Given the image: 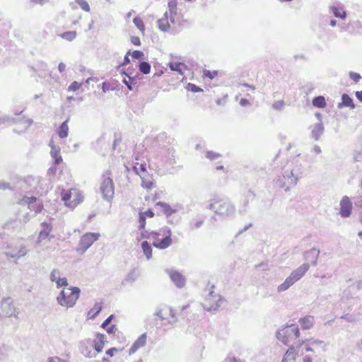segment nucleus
<instances>
[{
	"label": "nucleus",
	"mask_w": 362,
	"mask_h": 362,
	"mask_svg": "<svg viewBox=\"0 0 362 362\" xmlns=\"http://www.w3.org/2000/svg\"><path fill=\"white\" fill-rule=\"evenodd\" d=\"M320 250L316 247L305 251L303 253V259L307 262L303 263L296 269L293 270L291 274L286 279V280L277 287V291L281 293L288 290L296 282L299 281L308 271L310 264L316 266L317 264V259L320 255Z\"/></svg>",
	"instance_id": "obj_1"
},
{
	"label": "nucleus",
	"mask_w": 362,
	"mask_h": 362,
	"mask_svg": "<svg viewBox=\"0 0 362 362\" xmlns=\"http://www.w3.org/2000/svg\"><path fill=\"white\" fill-rule=\"evenodd\" d=\"M276 337L284 344L288 346L294 344L297 349H300L305 343L304 340L299 338L300 329L298 326L295 324H286L283 326L276 332Z\"/></svg>",
	"instance_id": "obj_2"
},
{
	"label": "nucleus",
	"mask_w": 362,
	"mask_h": 362,
	"mask_svg": "<svg viewBox=\"0 0 362 362\" xmlns=\"http://www.w3.org/2000/svg\"><path fill=\"white\" fill-rule=\"evenodd\" d=\"M302 171L300 168L286 170L282 175H278L274 180L276 187L288 191L291 187L297 184L301 177Z\"/></svg>",
	"instance_id": "obj_3"
},
{
	"label": "nucleus",
	"mask_w": 362,
	"mask_h": 362,
	"mask_svg": "<svg viewBox=\"0 0 362 362\" xmlns=\"http://www.w3.org/2000/svg\"><path fill=\"white\" fill-rule=\"evenodd\" d=\"M206 209L213 211L222 218L232 217L235 213V206L228 200H215Z\"/></svg>",
	"instance_id": "obj_4"
},
{
	"label": "nucleus",
	"mask_w": 362,
	"mask_h": 362,
	"mask_svg": "<svg viewBox=\"0 0 362 362\" xmlns=\"http://www.w3.org/2000/svg\"><path fill=\"white\" fill-rule=\"evenodd\" d=\"M69 290L71 291L69 293L64 290H62L57 297V303L66 308H73L76 305L81 293L80 288L76 286H71Z\"/></svg>",
	"instance_id": "obj_5"
},
{
	"label": "nucleus",
	"mask_w": 362,
	"mask_h": 362,
	"mask_svg": "<svg viewBox=\"0 0 362 362\" xmlns=\"http://www.w3.org/2000/svg\"><path fill=\"white\" fill-rule=\"evenodd\" d=\"M100 234L99 233H86L81 238L76 252L83 255L95 242Z\"/></svg>",
	"instance_id": "obj_6"
},
{
	"label": "nucleus",
	"mask_w": 362,
	"mask_h": 362,
	"mask_svg": "<svg viewBox=\"0 0 362 362\" xmlns=\"http://www.w3.org/2000/svg\"><path fill=\"white\" fill-rule=\"evenodd\" d=\"M100 189L103 199L110 202L115 194V186L112 180L110 177L105 178L101 183Z\"/></svg>",
	"instance_id": "obj_7"
},
{
	"label": "nucleus",
	"mask_w": 362,
	"mask_h": 362,
	"mask_svg": "<svg viewBox=\"0 0 362 362\" xmlns=\"http://www.w3.org/2000/svg\"><path fill=\"white\" fill-rule=\"evenodd\" d=\"M21 205H28L30 210L35 211V214L40 213L44 206L42 202L37 201V198L32 197L24 196L20 201Z\"/></svg>",
	"instance_id": "obj_8"
},
{
	"label": "nucleus",
	"mask_w": 362,
	"mask_h": 362,
	"mask_svg": "<svg viewBox=\"0 0 362 362\" xmlns=\"http://www.w3.org/2000/svg\"><path fill=\"white\" fill-rule=\"evenodd\" d=\"M0 315H2L6 317H11L15 315L16 308L13 304V300L10 297L4 298L0 304Z\"/></svg>",
	"instance_id": "obj_9"
},
{
	"label": "nucleus",
	"mask_w": 362,
	"mask_h": 362,
	"mask_svg": "<svg viewBox=\"0 0 362 362\" xmlns=\"http://www.w3.org/2000/svg\"><path fill=\"white\" fill-rule=\"evenodd\" d=\"M339 214L343 218H348L351 216L353 209V204L347 196H344L340 201Z\"/></svg>",
	"instance_id": "obj_10"
},
{
	"label": "nucleus",
	"mask_w": 362,
	"mask_h": 362,
	"mask_svg": "<svg viewBox=\"0 0 362 362\" xmlns=\"http://www.w3.org/2000/svg\"><path fill=\"white\" fill-rule=\"evenodd\" d=\"M166 272L177 288H182L185 286L186 279L180 272L171 269H167Z\"/></svg>",
	"instance_id": "obj_11"
},
{
	"label": "nucleus",
	"mask_w": 362,
	"mask_h": 362,
	"mask_svg": "<svg viewBox=\"0 0 362 362\" xmlns=\"http://www.w3.org/2000/svg\"><path fill=\"white\" fill-rule=\"evenodd\" d=\"M39 182L37 178L34 177L32 175L25 177L22 180L20 181L21 187L26 192H33L35 188V185Z\"/></svg>",
	"instance_id": "obj_12"
},
{
	"label": "nucleus",
	"mask_w": 362,
	"mask_h": 362,
	"mask_svg": "<svg viewBox=\"0 0 362 362\" xmlns=\"http://www.w3.org/2000/svg\"><path fill=\"white\" fill-rule=\"evenodd\" d=\"M160 235L153 237V245L160 250H164L170 247L172 244V239L169 235H165L163 238H159Z\"/></svg>",
	"instance_id": "obj_13"
},
{
	"label": "nucleus",
	"mask_w": 362,
	"mask_h": 362,
	"mask_svg": "<svg viewBox=\"0 0 362 362\" xmlns=\"http://www.w3.org/2000/svg\"><path fill=\"white\" fill-rule=\"evenodd\" d=\"M310 128L311 129V138L313 139L315 141H319L325 131L323 123L317 122L313 125L310 126Z\"/></svg>",
	"instance_id": "obj_14"
},
{
	"label": "nucleus",
	"mask_w": 362,
	"mask_h": 362,
	"mask_svg": "<svg viewBox=\"0 0 362 362\" xmlns=\"http://www.w3.org/2000/svg\"><path fill=\"white\" fill-rule=\"evenodd\" d=\"M146 333L141 334L129 349V355L134 354L138 349L144 346L146 344Z\"/></svg>",
	"instance_id": "obj_15"
},
{
	"label": "nucleus",
	"mask_w": 362,
	"mask_h": 362,
	"mask_svg": "<svg viewBox=\"0 0 362 362\" xmlns=\"http://www.w3.org/2000/svg\"><path fill=\"white\" fill-rule=\"evenodd\" d=\"M170 18L166 11L163 16L157 21L158 28L163 32H168L170 28Z\"/></svg>",
	"instance_id": "obj_16"
},
{
	"label": "nucleus",
	"mask_w": 362,
	"mask_h": 362,
	"mask_svg": "<svg viewBox=\"0 0 362 362\" xmlns=\"http://www.w3.org/2000/svg\"><path fill=\"white\" fill-rule=\"evenodd\" d=\"M299 349H297L294 344H291L287 351L285 353L281 362H296V356Z\"/></svg>",
	"instance_id": "obj_17"
},
{
	"label": "nucleus",
	"mask_w": 362,
	"mask_h": 362,
	"mask_svg": "<svg viewBox=\"0 0 362 362\" xmlns=\"http://www.w3.org/2000/svg\"><path fill=\"white\" fill-rule=\"evenodd\" d=\"M40 226L42 227V230H40L39 235H38L39 241H41L42 240L47 238L49 233L52 230V226L50 223L44 221L41 223Z\"/></svg>",
	"instance_id": "obj_18"
},
{
	"label": "nucleus",
	"mask_w": 362,
	"mask_h": 362,
	"mask_svg": "<svg viewBox=\"0 0 362 362\" xmlns=\"http://www.w3.org/2000/svg\"><path fill=\"white\" fill-rule=\"evenodd\" d=\"M223 301H224V298L221 296H218V299L214 303H211L209 299H207L206 302L203 304V308L207 311H216L221 305Z\"/></svg>",
	"instance_id": "obj_19"
},
{
	"label": "nucleus",
	"mask_w": 362,
	"mask_h": 362,
	"mask_svg": "<svg viewBox=\"0 0 362 362\" xmlns=\"http://www.w3.org/2000/svg\"><path fill=\"white\" fill-rule=\"evenodd\" d=\"M315 319L312 315H306L299 319L298 322L303 329H310L314 325Z\"/></svg>",
	"instance_id": "obj_20"
},
{
	"label": "nucleus",
	"mask_w": 362,
	"mask_h": 362,
	"mask_svg": "<svg viewBox=\"0 0 362 362\" xmlns=\"http://www.w3.org/2000/svg\"><path fill=\"white\" fill-rule=\"evenodd\" d=\"M155 206L162 208V211L167 218H169L171 215L177 212L176 209H173L170 204L164 202H158L156 203Z\"/></svg>",
	"instance_id": "obj_21"
},
{
	"label": "nucleus",
	"mask_w": 362,
	"mask_h": 362,
	"mask_svg": "<svg viewBox=\"0 0 362 362\" xmlns=\"http://www.w3.org/2000/svg\"><path fill=\"white\" fill-rule=\"evenodd\" d=\"M344 107H350L351 109L356 107L353 99L346 93H344L341 95V102L338 104V108L341 109Z\"/></svg>",
	"instance_id": "obj_22"
},
{
	"label": "nucleus",
	"mask_w": 362,
	"mask_h": 362,
	"mask_svg": "<svg viewBox=\"0 0 362 362\" xmlns=\"http://www.w3.org/2000/svg\"><path fill=\"white\" fill-rule=\"evenodd\" d=\"M105 335L104 334L98 333L96 339L94 341V349L98 352H101L105 345Z\"/></svg>",
	"instance_id": "obj_23"
},
{
	"label": "nucleus",
	"mask_w": 362,
	"mask_h": 362,
	"mask_svg": "<svg viewBox=\"0 0 362 362\" xmlns=\"http://www.w3.org/2000/svg\"><path fill=\"white\" fill-rule=\"evenodd\" d=\"M69 121V117H68L65 121H64L59 127L57 129V134L60 139H65L69 135V126L68 122Z\"/></svg>",
	"instance_id": "obj_24"
},
{
	"label": "nucleus",
	"mask_w": 362,
	"mask_h": 362,
	"mask_svg": "<svg viewBox=\"0 0 362 362\" xmlns=\"http://www.w3.org/2000/svg\"><path fill=\"white\" fill-rule=\"evenodd\" d=\"M140 177L141 179V187L143 188L151 189L154 186V182L152 177L148 175H140Z\"/></svg>",
	"instance_id": "obj_25"
},
{
	"label": "nucleus",
	"mask_w": 362,
	"mask_h": 362,
	"mask_svg": "<svg viewBox=\"0 0 362 362\" xmlns=\"http://www.w3.org/2000/svg\"><path fill=\"white\" fill-rule=\"evenodd\" d=\"M120 73L122 76H125L122 79V82L126 85L127 88L129 90H133L134 87V83H133L132 80V72L126 73L124 71V69H122L120 71Z\"/></svg>",
	"instance_id": "obj_26"
},
{
	"label": "nucleus",
	"mask_w": 362,
	"mask_h": 362,
	"mask_svg": "<svg viewBox=\"0 0 362 362\" xmlns=\"http://www.w3.org/2000/svg\"><path fill=\"white\" fill-rule=\"evenodd\" d=\"M103 309V303L101 302H97L95 303L93 308H92L88 313V317L89 319H95Z\"/></svg>",
	"instance_id": "obj_27"
},
{
	"label": "nucleus",
	"mask_w": 362,
	"mask_h": 362,
	"mask_svg": "<svg viewBox=\"0 0 362 362\" xmlns=\"http://www.w3.org/2000/svg\"><path fill=\"white\" fill-rule=\"evenodd\" d=\"M141 247L142 249L144 255L146 256L147 259H150L152 257V247L151 245L146 240L141 242Z\"/></svg>",
	"instance_id": "obj_28"
},
{
	"label": "nucleus",
	"mask_w": 362,
	"mask_h": 362,
	"mask_svg": "<svg viewBox=\"0 0 362 362\" xmlns=\"http://www.w3.org/2000/svg\"><path fill=\"white\" fill-rule=\"evenodd\" d=\"M50 155L54 159V163L59 165L62 162V158L60 155V148L58 146H52V149L50 151Z\"/></svg>",
	"instance_id": "obj_29"
},
{
	"label": "nucleus",
	"mask_w": 362,
	"mask_h": 362,
	"mask_svg": "<svg viewBox=\"0 0 362 362\" xmlns=\"http://www.w3.org/2000/svg\"><path fill=\"white\" fill-rule=\"evenodd\" d=\"M329 11L333 13V15L338 18L345 19L346 18V13L344 10L341 9L335 6H331L329 7Z\"/></svg>",
	"instance_id": "obj_30"
},
{
	"label": "nucleus",
	"mask_w": 362,
	"mask_h": 362,
	"mask_svg": "<svg viewBox=\"0 0 362 362\" xmlns=\"http://www.w3.org/2000/svg\"><path fill=\"white\" fill-rule=\"evenodd\" d=\"M313 105L317 108H324L326 107L325 98L322 95L316 96L313 99Z\"/></svg>",
	"instance_id": "obj_31"
},
{
	"label": "nucleus",
	"mask_w": 362,
	"mask_h": 362,
	"mask_svg": "<svg viewBox=\"0 0 362 362\" xmlns=\"http://www.w3.org/2000/svg\"><path fill=\"white\" fill-rule=\"evenodd\" d=\"M139 71L143 74H148L151 71V64L148 62L142 61L138 64Z\"/></svg>",
	"instance_id": "obj_32"
},
{
	"label": "nucleus",
	"mask_w": 362,
	"mask_h": 362,
	"mask_svg": "<svg viewBox=\"0 0 362 362\" xmlns=\"http://www.w3.org/2000/svg\"><path fill=\"white\" fill-rule=\"evenodd\" d=\"M60 37L69 42H71L76 39L77 33L76 31H66L59 35Z\"/></svg>",
	"instance_id": "obj_33"
},
{
	"label": "nucleus",
	"mask_w": 362,
	"mask_h": 362,
	"mask_svg": "<svg viewBox=\"0 0 362 362\" xmlns=\"http://www.w3.org/2000/svg\"><path fill=\"white\" fill-rule=\"evenodd\" d=\"M16 119L15 123L24 124V131L27 130L28 128L33 123V120L32 119L25 118V117Z\"/></svg>",
	"instance_id": "obj_34"
},
{
	"label": "nucleus",
	"mask_w": 362,
	"mask_h": 362,
	"mask_svg": "<svg viewBox=\"0 0 362 362\" xmlns=\"http://www.w3.org/2000/svg\"><path fill=\"white\" fill-rule=\"evenodd\" d=\"M134 25L142 33L145 31V25L143 20L139 16H136L133 19Z\"/></svg>",
	"instance_id": "obj_35"
},
{
	"label": "nucleus",
	"mask_w": 362,
	"mask_h": 362,
	"mask_svg": "<svg viewBox=\"0 0 362 362\" xmlns=\"http://www.w3.org/2000/svg\"><path fill=\"white\" fill-rule=\"evenodd\" d=\"M139 275L138 274L136 273V269H132L129 273L127 275V276L125 277V279H124L123 281V284L125 282V281H131V282H134V281H136V279L138 278Z\"/></svg>",
	"instance_id": "obj_36"
},
{
	"label": "nucleus",
	"mask_w": 362,
	"mask_h": 362,
	"mask_svg": "<svg viewBox=\"0 0 362 362\" xmlns=\"http://www.w3.org/2000/svg\"><path fill=\"white\" fill-rule=\"evenodd\" d=\"M141 235L143 238L146 239H153V236L160 235V233L156 231H148L144 229H142Z\"/></svg>",
	"instance_id": "obj_37"
},
{
	"label": "nucleus",
	"mask_w": 362,
	"mask_h": 362,
	"mask_svg": "<svg viewBox=\"0 0 362 362\" xmlns=\"http://www.w3.org/2000/svg\"><path fill=\"white\" fill-rule=\"evenodd\" d=\"M315 88V85L311 82L307 83L302 87L303 93L307 95L311 93Z\"/></svg>",
	"instance_id": "obj_38"
},
{
	"label": "nucleus",
	"mask_w": 362,
	"mask_h": 362,
	"mask_svg": "<svg viewBox=\"0 0 362 362\" xmlns=\"http://www.w3.org/2000/svg\"><path fill=\"white\" fill-rule=\"evenodd\" d=\"M185 88L187 91H190L192 93L203 92L202 88H199L197 85L192 83H188Z\"/></svg>",
	"instance_id": "obj_39"
},
{
	"label": "nucleus",
	"mask_w": 362,
	"mask_h": 362,
	"mask_svg": "<svg viewBox=\"0 0 362 362\" xmlns=\"http://www.w3.org/2000/svg\"><path fill=\"white\" fill-rule=\"evenodd\" d=\"M183 65L184 64L180 62H175V63L170 62L169 64V67L172 71H177L178 73L182 74V71L181 66Z\"/></svg>",
	"instance_id": "obj_40"
},
{
	"label": "nucleus",
	"mask_w": 362,
	"mask_h": 362,
	"mask_svg": "<svg viewBox=\"0 0 362 362\" xmlns=\"http://www.w3.org/2000/svg\"><path fill=\"white\" fill-rule=\"evenodd\" d=\"M218 75V71H210L204 69L203 71V76L209 79L214 78Z\"/></svg>",
	"instance_id": "obj_41"
},
{
	"label": "nucleus",
	"mask_w": 362,
	"mask_h": 362,
	"mask_svg": "<svg viewBox=\"0 0 362 362\" xmlns=\"http://www.w3.org/2000/svg\"><path fill=\"white\" fill-rule=\"evenodd\" d=\"M206 157L211 160H214L221 157V154L212 151H207L206 153Z\"/></svg>",
	"instance_id": "obj_42"
},
{
	"label": "nucleus",
	"mask_w": 362,
	"mask_h": 362,
	"mask_svg": "<svg viewBox=\"0 0 362 362\" xmlns=\"http://www.w3.org/2000/svg\"><path fill=\"white\" fill-rule=\"evenodd\" d=\"M76 3L80 6L81 9L85 11H90V6L86 0H76Z\"/></svg>",
	"instance_id": "obj_43"
},
{
	"label": "nucleus",
	"mask_w": 362,
	"mask_h": 362,
	"mask_svg": "<svg viewBox=\"0 0 362 362\" xmlns=\"http://www.w3.org/2000/svg\"><path fill=\"white\" fill-rule=\"evenodd\" d=\"M62 200L65 202V204H66V202L70 200L71 195L70 191L64 190L63 189L62 193Z\"/></svg>",
	"instance_id": "obj_44"
},
{
	"label": "nucleus",
	"mask_w": 362,
	"mask_h": 362,
	"mask_svg": "<svg viewBox=\"0 0 362 362\" xmlns=\"http://www.w3.org/2000/svg\"><path fill=\"white\" fill-rule=\"evenodd\" d=\"M146 219V218H145L144 214L139 213V230L145 228Z\"/></svg>",
	"instance_id": "obj_45"
},
{
	"label": "nucleus",
	"mask_w": 362,
	"mask_h": 362,
	"mask_svg": "<svg viewBox=\"0 0 362 362\" xmlns=\"http://www.w3.org/2000/svg\"><path fill=\"white\" fill-rule=\"evenodd\" d=\"M130 54L134 59H142L144 57V52L140 50H134Z\"/></svg>",
	"instance_id": "obj_46"
},
{
	"label": "nucleus",
	"mask_w": 362,
	"mask_h": 362,
	"mask_svg": "<svg viewBox=\"0 0 362 362\" xmlns=\"http://www.w3.org/2000/svg\"><path fill=\"white\" fill-rule=\"evenodd\" d=\"M55 283L57 284V288H60L62 286H66L68 285L67 279L65 277H64V278L58 277V279H57Z\"/></svg>",
	"instance_id": "obj_47"
},
{
	"label": "nucleus",
	"mask_w": 362,
	"mask_h": 362,
	"mask_svg": "<svg viewBox=\"0 0 362 362\" xmlns=\"http://www.w3.org/2000/svg\"><path fill=\"white\" fill-rule=\"evenodd\" d=\"M16 117H11L7 115L0 117V124H5L6 122H16Z\"/></svg>",
	"instance_id": "obj_48"
},
{
	"label": "nucleus",
	"mask_w": 362,
	"mask_h": 362,
	"mask_svg": "<svg viewBox=\"0 0 362 362\" xmlns=\"http://www.w3.org/2000/svg\"><path fill=\"white\" fill-rule=\"evenodd\" d=\"M284 100H278L273 104L272 107L274 110L281 111L284 109Z\"/></svg>",
	"instance_id": "obj_49"
},
{
	"label": "nucleus",
	"mask_w": 362,
	"mask_h": 362,
	"mask_svg": "<svg viewBox=\"0 0 362 362\" xmlns=\"http://www.w3.org/2000/svg\"><path fill=\"white\" fill-rule=\"evenodd\" d=\"M81 86V83H78L77 81H74L69 86L68 90H69V91H76V90H78L80 88Z\"/></svg>",
	"instance_id": "obj_50"
},
{
	"label": "nucleus",
	"mask_w": 362,
	"mask_h": 362,
	"mask_svg": "<svg viewBox=\"0 0 362 362\" xmlns=\"http://www.w3.org/2000/svg\"><path fill=\"white\" fill-rule=\"evenodd\" d=\"M168 10H169V14H170V22L173 24H174L175 23V17L177 14V8H168Z\"/></svg>",
	"instance_id": "obj_51"
},
{
	"label": "nucleus",
	"mask_w": 362,
	"mask_h": 362,
	"mask_svg": "<svg viewBox=\"0 0 362 362\" xmlns=\"http://www.w3.org/2000/svg\"><path fill=\"white\" fill-rule=\"evenodd\" d=\"M349 76L351 80L356 83L358 82L359 80L361 78V76L359 74L354 71H350Z\"/></svg>",
	"instance_id": "obj_52"
},
{
	"label": "nucleus",
	"mask_w": 362,
	"mask_h": 362,
	"mask_svg": "<svg viewBox=\"0 0 362 362\" xmlns=\"http://www.w3.org/2000/svg\"><path fill=\"white\" fill-rule=\"evenodd\" d=\"M114 317V315H110L106 320L103 321V322L101 325V327L103 329H106V327H109L110 324L111 323Z\"/></svg>",
	"instance_id": "obj_53"
},
{
	"label": "nucleus",
	"mask_w": 362,
	"mask_h": 362,
	"mask_svg": "<svg viewBox=\"0 0 362 362\" xmlns=\"http://www.w3.org/2000/svg\"><path fill=\"white\" fill-rule=\"evenodd\" d=\"M354 159L356 162L362 161V148L355 151L354 154Z\"/></svg>",
	"instance_id": "obj_54"
},
{
	"label": "nucleus",
	"mask_w": 362,
	"mask_h": 362,
	"mask_svg": "<svg viewBox=\"0 0 362 362\" xmlns=\"http://www.w3.org/2000/svg\"><path fill=\"white\" fill-rule=\"evenodd\" d=\"M129 54H130V51L127 52V53L126 54V55L124 57L123 62L118 66V67H117L118 70L119 69L120 67L127 66V64H129L130 63V59L129 57Z\"/></svg>",
	"instance_id": "obj_55"
},
{
	"label": "nucleus",
	"mask_w": 362,
	"mask_h": 362,
	"mask_svg": "<svg viewBox=\"0 0 362 362\" xmlns=\"http://www.w3.org/2000/svg\"><path fill=\"white\" fill-rule=\"evenodd\" d=\"M139 176L140 177V175H148V172L146 170V163H141L139 165Z\"/></svg>",
	"instance_id": "obj_56"
},
{
	"label": "nucleus",
	"mask_w": 362,
	"mask_h": 362,
	"mask_svg": "<svg viewBox=\"0 0 362 362\" xmlns=\"http://www.w3.org/2000/svg\"><path fill=\"white\" fill-rule=\"evenodd\" d=\"M57 274H59V271L57 269H53L50 274V281L55 282L58 279Z\"/></svg>",
	"instance_id": "obj_57"
},
{
	"label": "nucleus",
	"mask_w": 362,
	"mask_h": 362,
	"mask_svg": "<svg viewBox=\"0 0 362 362\" xmlns=\"http://www.w3.org/2000/svg\"><path fill=\"white\" fill-rule=\"evenodd\" d=\"M341 318L349 322H353L355 321V317L350 314L344 315L341 317Z\"/></svg>",
	"instance_id": "obj_58"
},
{
	"label": "nucleus",
	"mask_w": 362,
	"mask_h": 362,
	"mask_svg": "<svg viewBox=\"0 0 362 362\" xmlns=\"http://www.w3.org/2000/svg\"><path fill=\"white\" fill-rule=\"evenodd\" d=\"M27 254L25 247H21L20 250L16 252L17 258L25 256Z\"/></svg>",
	"instance_id": "obj_59"
},
{
	"label": "nucleus",
	"mask_w": 362,
	"mask_h": 362,
	"mask_svg": "<svg viewBox=\"0 0 362 362\" xmlns=\"http://www.w3.org/2000/svg\"><path fill=\"white\" fill-rule=\"evenodd\" d=\"M131 42L136 45V46H139L141 45V40H140V38L139 37H136V36H132L131 37Z\"/></svg>",
	"instance_id": "obj_60"
},
{
	"label": "nucleus",
	"mask_w": 362,
	"mask_h": 362,
	"mask_svg": "<svg viewBox=\"0 0 362 362\" xmlns=\"http://www.w3.org/2000/svg\"><path fill=\"white\" fill-rule=\"evenodd\" d=\"M221 362H243V361H242L241 359L237 358L236 357L233 356L232 358L228 357V358H225Z\"/></svg>",
	"instance_id": "obj_61"
},
{
	"label": "nucleus",
	"mask_w": 362,
	"mask_h": 362,
	"mask_svg": "<svg viewBox=\"0 0 362 362\" xmlns=\"http://www.w3.org/2000/svg\"><path fill=\"white\" fill-rule=\"evenodd\" d=\"M354 204L356 207H362V196H358L355 198Z\"/></svg>",
	"instance_id": "obj_62"
},
{
	"label": "nucleus",
	"mask_w": 362,
	"mask_h": 362,
	"mask_svg": "<svg viewBox=\"0 0 362 362\" xmlns=\"http://www.w3.org/2000/svg\"><path fill=\"white\" fill-rule=\"evenodd\" d=\"M109 334H114L117 329L116 325H112L105 329Z\"/></svg>",
	"instance_id": "obj_63"
},
{
	"label": "nucleus",
	"mask_w": 362,
	"mask_h": 362,
	"mask_svg": "<svg viewBox=\"0 0 362 362\" xmlns=\"http://www.w3.org/2000/svg\"><path fill=\"white\" fill-rule=\"evenodd\" d=\"M48 362H66L65 360L62 359L59 357H49Z\"/></svg>",
	"instance_id": "obj_64"
}]
</instances>
